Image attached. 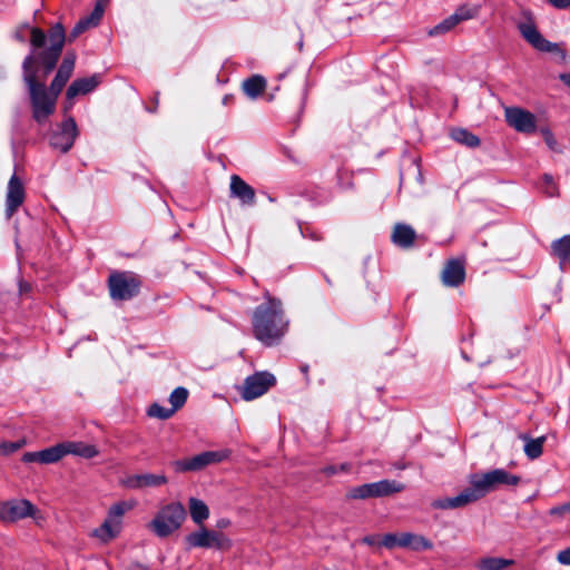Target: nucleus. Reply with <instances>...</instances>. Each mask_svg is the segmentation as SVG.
I'll return each instance as SVG.
<instances>
[{
  "label": "nucleus",
  "mask_w": 570,
  "mask_h": 570,
  "mask_svg": "<svg viewBox=\"0 0 570 570\" xmlns=\"http://www.w3.org/2000/svg\"><path fill=\"white\" fill-rule=\"evenodd\" d=\"M77 136V124L72 117H68L62 121L60 130L51 136L50 144L61 153H67L72 147Z\"/></svg>",
  "instance_id": "obj_14"
},
{
  "label": "nucleus",
  "mask_w": 570,
  "mask_h": 570,
  "mask_svg": "<svg viewBox=\"0 0 570 570\" xmlns=\"http://www.w3.org/2000/svg\"><path fill=\"white\" fill-rule=\"evenodd\" d=\"M75 63H76V53L68 52L65 56V58L57 71L56 77L53 78V80L50 83L49 89H51V91H53L57 95H60L65 85L67 83V81L69 80V78L71 77V75L73 72Z\"/></svg>",
  "instance_id": "obj_18"
},
{
  "label": "nucleus",
  "mask_w": 570,
  "mask_h": 570,
  "mask_svg": "<svg viewBox=\"0 0 570 570\" xmlns=\"http://www.w3.org/2000/svg\"><path fill=\"white\" fill-rule=\"evenodd\" d=\"M551 6L557 9H567L570 7V0H547Z\"/></svg>",
  "instance_id": "obj_46"
},
{
  "label": "nucleus",
  "mask_w": 570,
  "mask_h": 570,
  "mask_svg": "<svg viewBox=\"0 0 570 570\" xmlns=\"http://www.w3.org/2000/svg\"><path fill=\"white\" fill-rule=\"evenodd\" d=\"M513 563V560L499 558V557H485L478 561L476 568L479 570H505Z\"/></svg>",
  "instance_id": "obj_27"
},
{
  "label": "nucleus",
  "mask_w": 570,
  "mask_h": 570,
  "mask_svg": "<svg viewBox=\"0 0 570 570\" xmlns=\"http://www.w3.org/2000/svg\"><path fill=\"white\" fill-rule=\"evenodd\" d=\"M185 540L189 548L229 550L233 546V541L224 533L208 530L205 527H200L199 530L189 533Z\"/></svg>",
  "instance_id": "obj_6"
},
{
  "label": "nucleus",
  "mask_w": 570,
  "mask_h": 570,
  "mask_svg": "<svg viewBox=\"0 0 570 570\" xmlns=\"http://www.w3.org/2000/svg\"><path fill=\"white\" fill-rule=\"evenodd\" d=\"M382 544L389 549L401 547V533H387L382 539Z\"/></svg>",
  "instance_id": "obj_40"
},
{
  "label": "nucleus",
  "mask_w": 570,
  "mask_h": 570,
  "mask_svg": "<svg viewBox=\"0 0 570 570\" xmlns=\"http://www.w3.org/2000/svg\"><path fill=\"white\" fill-rule=\"evenodd\" d=\"M185 519V507L180 502H170L159 508L147 528L158 538H168L180 529Z\"/></svg>",
  "instance_id": "obj_5"
},
{
  "label": "nucleus",
  "mask_w": 570,
  "mask_h": 570,
  "mask_svg": "<svg viewBox=\"0 0 570 570\" xmlns=\"http://www.w3.org/2000/svg\"><path fill=\"white\" fill-rule=\"evenodd\" d=\"M450 136L456 142L468 147H478L480 145V139L475 135L463 128L452 129Z\"/></svg>",
  "instance_id": "obj_30"
},
{
  "label": "nucleus",
  "mask_w": 570,
  "mask_h": 570,
  "mask_svg": "<svg viewBox=\"0 0 570 570\" xmlns=\"http://www.w3.org/2000/svg\"><path fill=\"white\" fill-rule=\"evenodd\" d=\"M229 191L230 196L237 198L242 205L255 204L254 188L237 175L230 177Z\"/></svg>",
  "instance_id": "obj_19"
},
{
  "label": "nucleus",
  "mask_w": 570,
  "mask_h": 570,
  "mask_svg": "<svg viewBox=\"0 0 570 570\" xmlns=\"http://www.w3.org/2000/svg\"><path fill=\"white\" fill-rule=\"evenodd\" d=\"M559 78L564 85L570 87V72L561 73Z\"/></svg>",
  "instance_id": "obj_50"
},
{
  "label": "nucleus",
  "mask_w": 570,
  "mask_h": 570,
  "mask_svg": "<svg viewBox=\"0 0 570 570\" xmlns=\"http://www.w3.org/2000/svg\"><path fill=\"white\" fill-rule=\"evenodd\" d=\"M104 12H105V4L102 3V0H99L96 3L91 13L87 17L90 20V22L94 23V26L96 27L100 22L102 16H104Z\"/></svg>",
  "instance_id": "obj_39"
},
{
  "label": "nucleus",
  "mask_w": 570,
  "mask_h": 570,
  "mask_svg": "<svg viewBox=\"0 0 570 570\" xmlns=\"http://www.w3.org/2000/svg\"><path fill=\"white\" fill-rule=\"evenodd\" d=\"M63 449L62 443L50 446L40 451V463L42 464H51L56 463L63 458Z\"/></svg>",
  "instance_id": "obj_31"
},
{
  "label": "nucleus",
  "mask_w": 570,
  "mask_h": 570,
  "mask_svg": "<svg viewBox=\"0 0 570 570\" xmlns=\"http://www.w3.org/2000/svg\"><path fill=\"white\" fill-rule=\"evenodd\" d=\"M569 507H570V502L564 503L559 507H554L550 510V514L551 515H563L566 513H570V509H568Z\"/></svg>",
  "instance_id": "obj_44"
},
{
  "label": "nucleus",
  "mask_w": 570,
  "mask_h": 570,
  "mask_svg": "<svg viewBox=\"0 0 570 570\" xmlns=\"http://www.w3.org/2000/svg\"><path fill=\"white\" fill-rule=\"evenodd\" d=\"M543 181L546 184L544 193L549 197L556 196L558 194V189H557V186L553 183L552 176L551 175H544L543 176Z\"/></svg>",
  "instance_id": "obj_41"
},
{
  "label": "nucleus",
  "mask_w": 570,
  "mask_h": 570,
  "mask_svg": "<svg viewBox=\"0 0 570 570\" xmlns=\"http://www.w3.org/2000/svg\"><path fill=\"white\" fill-rule=\"evenodd\" d=\"M17 37H18V39H19L20 41H24V38L22 37V35L17 33Z\"/></svg>",
  "instance_id": "obj_53"
},
{
  "label": "nucleus",
  "mask_w": 570,
  "mask_h": 570,
  "mask_svg": "<svg viewBox=\"0 0 570 570\" xmlns=\"http://www.w3.org/2000/svg\"><path fill=\"white\" fill-rule=\"evenodd\" d=\"M505 120L519 132L531 134L535 131V116L528 110L518 107H508L504 110Z\"/></svg>",
  "instance_id": "obj_13"
},
{
  "label": "nucleus",
  "mask_w": 570,
  "mask_h": 570,
  "mask_svg": "<svg viewBox=\"0 0 570 570\" xmlns=\"http://www.w3.org/2000/svg\"><path fill=\"white\" fill-rule=\"evenodd\" d=\"M30 289H31V286H30V284L28 282L22 281V279L19 282V293H20V295L29 293Z\"/></svg>",
  "instance_id": "obj_49"
},
{
  "label": "nucleus",
  "mask_w": 570,
  "mask_h": 570,
  "mask_svg": "<svg viewBox=\"0 0 570 570\" xmlns=\"http://www.w3.org/2000/svg\"><path fill=\"white\" fill-rule=\"evenodd\" d=\"M252 323L254 336L266 346L277 344L288 326L281 301L271 296L255 308Z\"/></svg>",
  "instance_id": "obj_3"
},
{
  "label": "nucleus",
  "mask_w": 570,
  "mask_h": 570,
  "mask_svg": "<svg viewBox=\"0 0 570 570\" xmlns=\"http://www.w3.org/2000/svg\"><path fill=\"white\" fill-rule=\"evenodd\" d=\"M266 87V80L258 75L252 76L243 82L244 92L249 98L258 97Z\"/></svg>",
  "instance_id": "obj_29"
},
{
  "label": "nucleus",
  "mask_w": 570,
  "mask_h": 570,
  "mask_svg": "<svg viewBox=\"0 0 570 570\" xmlns=\"http://www.w3.org/2000/svg\"><path fill=\"white\" fill-rule=\"evenodd\" d=\"M189 513L191 517V520L196 523L202 525L205 520L209 517V509L207 504L197 498H190L189 501Z\"/></svg>",
  "instance_id": "obj_26"
},
{
  "label": "nucleus",
  "mask_w": 570,
  "mask_h": 570,
  "mask_svg": "<svg viewBox=\"0 0 570 570\" xmlns=\"http://www.w3.org/2000/svg\"><path fill=\"white\" fill-rule=\"evenodd\" d=\"M401 547L409 548L414 551H422L432 549L433 543L423 535L403 532L401 533Z\"/></svg>",
  "instance_id": "obj_22"
},
{
  "label": "nucleus",
  "mask_w": 570,
  "mask_h": 570,
  "mask_svg": "<svg viewBox=\"0 0 570 570\" xmlns=\"http://www.w3.org/2000/svg\"><path fill=\"white\" fill-rule=\"evenodd\" d=\"M557 561L562 566H570V547L558 552Z\"/></svg>",
  "instance_id": "obj_43"
},
{
  "label": "nucleus",
  "mask_w": 570,
  "mask_h": 570,
  "mask_svg": "<svg viewBox=\"0 0 570 570\" xmlns=\"http://www.w3.org/2000/svg\"><path fill=\"white\" fill-rule=\"evenodd\" d=\"M465 269L463 263L459 259H451L444 266L442 272V282L445 286L456 287L464 282Z\"/></svg>",
  "instance_id": "obj_20"
},
{
  "label": "nucleus",
  "mask_w": 570,
  "mask_h": 570,
  "mask_svg": "<svg viewBox=\"0 0 570 570\" xmlns=\"http://www.w3.org/2000/svg\"><path fill=\"white\" fill-rule=\"evenodd\" d=\"M230 453L232 452L228 449L204 452L208 465L220 463V462L227 460L230 456Z\"/></svg>",
  "instance_id": "obj_35"
},
{
  "label": "nucleus",
  "mask_w": 570,
  "mask_h": 570,
  "mask_svg": "<svg viewBox=\"0 0 570 570\" xmlns=\"http://www.w3.org/2000/svg\"><path fill=\"white\" fill-rule=\"evenodd\" d=\"M66 40L65 28L61 23L55 24L48 35L49 47L38 55V59L45 66L46 75L53 70L61 55Z\"/></svg>",
  "instance_id": "obj_7"
},
{
  "label": "nucleus",
  "mask_w": 570,
  "mask_h": 570,
  "mask_svg": "<svg viewBox=\"0 0 570 570\" xmlns=\"http://www.w3.org/2000/svg\"><path fill=\"white\" fill-rule=\"evenodd\" d=\"M188 397V391L187 389L183 386L176 387L169 395V403L170 409L174 410V412L178 411L180 407L184 406Z\"/></svg>",
  "instance_id": "obj_32"
},
{
  "label": "nucleus",
  "mask_w": 570,
  "mask_h": 570,
  "mask_svg": "<svg viewBox=\"0 0 570 570\" xmlns=\"http://www.w3.org/2000/svg\"><path fill=\"white\" fill-rule=\"evenodd\" d=\"M276 383V379L268 372H257L244 381L240 395L245 401L255 400L265 394Z\"/></svg>",
  "instance_id": "obj_10"
},
{
  "label": "nucleus",
  "mask_w": 570,
  "mask_h": 570,
  "mask_svg": "<svg viewBox=\"0 0 570 570\" xmlns=\"http://www.w3.org/2000/svg\"><path fill=\"white\" fill-rule=\"evenodd\" d=\"M541 134H542V136L544 138V141L548 145V147L550 149L554 150L557 148V140L554 139L553 134L551 132V130L548 129V128H542L541 129Z\"/></svg>",
  "instance_id": "obj_42"
},
{
  "label": "nucleus",
  "mask_w": 570,
  "mask_h": 570,
  "mask_svg": "<svg viewBox=\"0 0 570 570\" xmlns=\"http://www.w3.org/2000/svg\"><path fill=\"white\" fill-rule=\"evenodd\" d=\"M47 40L45 32L39 28H31L30 42L33 48L22 63L23 80L28 87L30 104L32 108V117L38 124H45L55 112L56 104L59 95L47 89L45 83L38 81L37 70L33 68L36 61V49L41 48Z\"/></svg>",
  "instance_id": "obj_1"
},
{
  "label": "nucleus",
  "mask_w": 570,
  "mask_h": 570,
  "mask_svg": "<svg viewBox=\"0 0 570 570\" xmlns=\"http://www.w3.org/2000/svg\"><path fill=\"white\" fill-rule=\"evenodd\" d=\"M363 541H364L365 543H367V544H373V543L375 542V541H374V538H372V537H366V538H364V540H363Z\"/></svg>",
  "instance_id": "obj_52"
},
{
  "label": "nucleus",
  "mask_w": 570,
  "mask_h": 570,
  "mask_svg": "<svg viewBox=\"0 0 570 570\" xmlns=\"http://www.w3.org/2000/svg\"><path fill=\"white\" fill-rule=\"evenodd\" d=\"M136 500H125L114 503L107 512L104 522L90 531L89 537L101 544H107L118 538L122 531V519L126 512L136 507Z\"/></svg>",
  "instance_id": "obj_4"
},
{
  "label": "nucleus",
  "mask_w": 570,
  "mask_h": 570,
  "mask_svg": "<svg viewBox=\"0 0 570 570\" xmlns=\"http://www.w3.org/2000/svg\"><path fill=\"white\" fill-rule=\"evenodd\" d=\"M553 256H556L560 264L570 261V235H566L551 244Z\"/></svg>",
  "instance_id": "obj_28"
},
{
  "label": "nucleus",
  "mask_w": 570,
  "mask_h": 570,
  "mask_svg": "<svg viewBox=\"0 0 570 570\" xmlns=\"http://www.w3.org/2000/svg\"><path fill=\"white\" fill-rule=\"evenodd\" d=\"M228 525H229V521H228V520H226V519H223V520H220V521L218 522V527H219V528H226V527H228Z\"/></svg>",
  "instance_id": "obj_51"
},
{
  "label": "nucleus",
  "mask_w": 570,
  "mask_h": 570,
  "mask_svg": "<svg viewBox=\"0 0 570 570\" xmlns=\"http://www.w3.org/2000/svg\"><path fill=\"white\" fill-rule=\"evenodd\" d=\"M403 488L404 487L396 481L381 480L351 489L348 497L351 499L379 498L400 492Z\"/></svg>",
  "instance_id": "obj_9"
},
{
  "label": "nucleus",
  "mask_w": 570,
  "mask_h": 570,
  "mask_svg": "<svg viewBox=\"0 0 570 570\" xmlns=\"http://www.w3.org/2000/svg\"><path fill=\"white\" fill-rule=\"evenodd\" d=\"M94 23L90 22L88 17H83L80 19L73 29L71 30L69 35V41H73L76 38H78L81 33H83L86 30L94 28Z\"/></svg>",
  "instance_id": "obj_37"
},
{
  "label": "nucleus",
  "mask_w": 570,
  "mask_h": 570,
  "mask_svg": "<svg viewBox=\"0 0 570 570\" xmlns=\"http://www.w3.org/2000/svg\"><path fill=\"white\" fill-rule=\"evenodd\" d=\"M518 30L524 40L539 51L552 52L558 48L556 43L543 38L529 16H525V19L518 23Z\"/></svg>",
  "instance_id": "obj_12"
},
{
  "label": "nucleus",
  "mask_w": 570,
  "mask_h": 570,
  "mask_svg": "<svg viewBox=\"0 0 570 570\" xmlns=\"http://www.w3.org/2000/svg\"><path fill=\"white\" fill-rule=\"evenodd\" d=\"M8 522H16L26 518H31L37 525L46 522L45 514L27 499H17L8 501Z\"/></svg>",
  "instance_id": "obj_11"
},
{
  "label": "nucleus",
  "mask_w": 570,
  "mask_h": 570,
  "mask_svg": "<svg viewBox=\"0 0 570 570\" xmlns=\"http://www.w3.org/2000/svg\"><path fill=\"white\" fill-rule=\"evenodd\" d=\"M520 439L524 442V453L530 460H535L542 454L546 436L532 439L527 434H521Z\"/></svg>",
  "instance_id": "obj_25"
},
{
  "label": "nucleus",
  "mask_w": 570,
  "mask_h": 570,
  "mask_svg": "<svg viewBox=\"0 0 570 570\" xmlns=\"http://www.w3.org/2000/svg\"><path fill=\"white\" fill-rule=\"evenodd\" d=\"M8 501H0V521L8 522Z\"/></svg>",
  "instance_id": "obj_47"
},
{
  "label": "nucleus",
  "mask_w": 570,
  "mask_h": 570,
  "mask_svg": "<svg viewBox=\"0 0 570 570\" xmlns=\"http://www.w3.org/2000/svg\"><path fill=\"white\" fill-rule=\"evenodd\" d=\"M302 371L306 372L307 371V366L302 367Z\"/></svg>",
  "instance_id": "obj_54"
},
{
  "label": "nucleus",
  "mask_w": 570,
  "mask_h": 570,
  "mask_svg": "<svg viewBox=\"0 0 570 570\" xmlns=\"http://www.w3.org/2000/svg\"><path fill=\"white\" fill-rule=\"evenodd\" d=\"M63 455L73 454L85 459H91L98 454L95 445L83 442H63Z\"/></svg>",
  "instance_id": "obj_21"
},
{
  "label": "nucleus",
  "mask_w": 570,
  "mask_h": 570,
  "mask_svg": "<svg viewBox=\"0 0 570 570\" xmlns=\"http://www.w3.org/2000/svg\"><path fill=\"white\" fill-rule=\"evenodd\" d=\"M100 83V76L92 75L90 77L78 78L72 81V83L68 87L66 92L67 105L65 110L68 111L72 108V100L79 95H87L95 90L97 86Z\"/></svg>",
  "instance_id": "obj_17"
},
{
  "label": "nucleus",
  "mask_w": 570,
  "mask_h": 570,
  "mask_svg": "<svg viewBox=\"0 0 570 570\" xmlns=\"http://www.w3.org/2000/svg\"><path fill=\"white\" fill-rule=\"evenodd\" d=\"M26 191L21 179L13 174L9 179L6 195V216L11 218L17 209L23 204Z\"/></svg>",
  "instance_id": "obj_16"
},
{
  "label": "nucleus",
  "mask_w": 570,
  "mask_h": 570,
  "mask_svg": "<svg viewBox=\"0 0 570 570\" xmlns=\"http://www.w3.org/2000/svg\"><path fill=\"white\" fill-rule=\"evenodd\" d=\"M108 286L112 299L127 301L138 294L140 282L131 273H112Z\"/></svg>",
  "instance_id": "obj_8"
},
{
  "label": "nucleus",
  "mask_w": 570,
  "mask_h": 570,
  "mask_svg": "<svg viewBox=\"0 0 570 570\" xmlns=\"http://www.w3.org/2000/svg\"><path fill=\"white\" fill-rule=\"evenodd\" d=\"M208 465L204 452L184 460H178L173 463L175 471L177 472H188V471H199Z\"/></svg>",
  "instance_id": "obj_24"
},
{
  "label": "nucleus",
  "mask_w": 570,
  "mask_h": 570,
  "mask_svg": "<svg viewBox=\"0 0 570 570\" xmlns=\"http://www.w3.org/2000/svg\"><path fill=\"white\" fill-rule=\"evenodd\" d=\"M147 414L150 417L167 420L175 414V412L170 407H165L158 403H154L148 407Z\"/></svg>",
  "instance_id": "obj_33"
},
{
  "label": "nucleus",
  "mask_w": 570,
  "mask_h": 570,
  "mask_svg": "<svg viewBox=\"0 0 570 570\" xmlns=\"http://www.w3.org/2000/svg\"><path fill=\"white\" fill-rule=\"evenodd\" d=\"M338 470H341V471L346 470V465L342 464V465H340V468H336L335 465L326 466L324 469V473L327 474V475H332V474L337 473Z\"/></svg>",
  "instance_id": "obj_48"
},
{
  "label": "nucleus",
  "mask_w": 570,
  "mask_h": 570,
  "mask_svg": "<svg viewBox=\"0 0 570 570\" xmlns=\"http://www.w3.org/2000/svg\"><path fill=\"white\" fill-rule=\"evenodd\" d=\"M456 26L455 19L452 18V16L445 18L443 21H441L439 24L434 26L429 30V36H440L449 32L451 29H453Z\"/></svg>",
  "instance_id": "obj_34"
},
{
  "label": "nucleus",
  "mask_w": 570,
  "mask_h": 570,
  "mask_svg": "<svg viewBox=\"0 0 570 570\" xmlns=\"http://www.w3.org/2000/svg\"><path fill=\"white\" fill-rule=\"evenodd\" d=\"M415 238L414 229L405 224H396L392 233V242L400 247H410Z\"/></svg>",
  "instance_id": "obj_23"
},
{
  "label": "nucleus",
  "mask_w": 570,
  "mask_h": 570,
  "mask_svg": "<svg viewBox=\"0 0 570 570\" xmlns=\"http://www.w3.org/2000/svg\"><path fill=\"white\" fill-rule=\"evenodd\" d=\"M26 441L20 440L17 442H3L0 444V454L2 455H9L24 446Z\"/></svg>",
  "instance_id": "obj_38"
},
{
  "label": "nucleus",
  "mask_w": 570,
  "mask_h": 570,
  "mask_svg": "<svg viewBox=\"0 0 570 570\" xmlns=\"http://www.w3.org/2000/svg\"><path fill=\"white\" fill-rule=\"evenodd\" d=\"M22 461L26 463L39 462L40 463V451L38 452H26L22 456Z\"/></svg>",
  "instance_id": "obj_45"
},
{
  "label": "nucleus",
  "mask_w": 570,
  "mask_h": 570,
  "mask_svg": "<svg viewBox=\"0 0 570 570\" xmlns=\"http://www.w3.org/2000/svg\"><path fill=\"white\" fill-rule=\"evenodd\" d=\"M519 482L520 478L518 475L503 469H494L487 473H474L469 476V485L458 495L435 500L432 507L442 510L463 508L484 498L500 485H517Z\"/></svg>",
  "instance_id": "obj_2"
},
{
  "label": "nucleus",
  "mask_w": 570,
  "mask_h": 570,
  "mask_svg": "<svg viewBox=\"0 0 570 570\" xmlns=\"http://www.w3.org/2000/svg\"><path fill=\"white\" fill-rule=\"evenodd\" d=\"M168 482L165 474L141 473L129 474L120 480V484L130 490H144L148 488H159Z\"/></svg>",
  "instance_id": "obj_15"
},
{
  "label": "nucleus",
  "mask_w": 570,
  "mask_h": 570,
  "mask_svg": "<svg viewBox=\"0 0 570 570\" xmlns=\"http://www.w3.org/2000/svg\"><path fill=\"white\" fill-rule=\"evenodd\" d=\"M479 12V7H461L452 16L455 19L456 24L461 21L474 18Z\"/></svg>",
  "instance_id": "obj_36"
}]
</instances>
